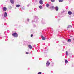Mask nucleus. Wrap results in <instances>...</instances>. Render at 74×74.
Returning <instances> with one entry per match:
<instances>
[{"label":"nucleus","instance_id":"nucleus-13","mask_svg":"<svg viewBox=\"0 0 74 74\" xmlns=\"http://www.w3.org/2000/svg\"><path fill=\"white\" fill-rule=\"evenodd\" d=\"M70 27H72V26L71 25H69L67 28L68 29V28H70Z\"/></svg>","mask_w":74,"mask_h":74},{"label":"nucleus","instance_id":"nucleus-1","mask_svg":"<svg viewBox=\"0 0 74 74\" xmlns=\"http://www.w3.org/2000/svg\"><path fill=\"white\" fill-rule=\"evenodd\" d=\"M12 35L13 36H14V37H18V34H17V33H14Z\"/></svg>","mask_w":74,"mask_h":74},{"label":"nucleus","instance_id":"nucleus-26","mask_svg":"<svg viewBox=\"0 0 74 74\" xmlns=\"http://www.w3.org/2000/svg\"><path fill=\"white\" fill-rule=\"evenodd\" d=\"M27 6H28V5H27Z\"/></svg>","mask_w":74,"mask_h":74},{"label":"nucleus","instance_id":"nucleus-23","mask_svg":"<svg viewBox=\"0 0 74 74\" xmlns=\"http://www.w3.org/2000/svg\"><path fill=\"white\" fill-rule=\"evenodd\" d=\"M31 37H33V35L32 34V35H31Z\"/></svg>","mask_w":74,"mask_h":74},{"label":"nucleus","instance_id":"nucleus-4","mask_svg":"<svg viewBox=\"0 0 74 74\" xmlns=\"http://www.w3.org/2000/svg\"><path fill=\"white\" fill-rule=\"evenodd\" d=\"M41 38H42V40H45V37H44L42 36H41Z\"/></svg>","mask_w":74,"mask_h":74},{"label":"nucleus","instance_id":"nucleus-25","mask_svg":"<svg viewBox=\"0 0 74 74\" xmlns=\"http://www.w3.org/2000/svg\"><path fill=\"white\" fill-rule=\"evenodd\" d=\"M73 40H74V38L73 39Z\"/></svg>","mask_w":74,"mask_h":74},{"label":"nucleus","instance_id":"nucleus-9","mask_svg":"<svg viewBox=\"0 0 74 74\" xmlns=\"http://www.w3.org/2000/svg\"><path fill=\"white\" fill-rule=\"evenodd\" d=\"M58 10H59V8H58V6H56V11H58Z\"/></svg>","mask_w":74,"mask_h":74},{"label":"nucleus","instance_id":"nucleus-12","mask_svg":"<svg viewBox=\"0 0 74 74\" xmlns=\"http://www.w3.org/2000/svg\"><path fill=\"white\" fill-rule=\"evenodd\" d=\"M51 8H52V9H55V7L53 6H51Z\"/></svg>","mask_w":74,"mask_h":74},{"label":"nucleus","instance_id":"nucleus-7","mask_svg":"<svg viewBox=\"0 0 74 74\" xmlns=\"http://www.w3.org/2000/svg\"><path fill=\"white\" fill-rule=\"evenodd\" d=\"M7 16V12H5L4 14V17H6Z\"/></svg>","mask_w":74,"mask_h":74},{"label":"nucleus","instance_id":"nucleus-20","mask_svg":"<svg viewBox=\"0 0 74 74\" xmlns=\"http://www.w3.org/2000/svg\"><path fill=\"white\" fill-rule=\"evenodd\" d=\"M51 1L52 2H54V1H55V0H51Z\"/></svg>","mask_w":74,"mask_h":74},{"label":"nucleus","instance_id":"nucleus-15","mask_svg":"<svg viewBox=\"0 0 74 74\" xmlns=\"http://www.w3.org/2000/svg\"><path fill=\"white\" fill-rule=\"evenodd\" d=\"M65 63H68V61L67 60H66L65 61Z\"/></svg>","mask_w":74,"mask_h":74},{"label":"nucleus","instance_id":"nucleus-3","mask_svg":"<svg viewBox=\"0 0 74 74\" xmlns=\"http://www.w3.org/2000/svg\"><path fill=\"white\" fill-rule=\"evenodd\" d=\"M39 3L40 4H43V1L42 0L40 1Z\"/></svg>","mask_w":74,"mask_h":74},{"label":"nucleus","instance_id":"nucleus-19","mask_svg":"<svg viewBox=\"0 0 74 74\" xmlns=\"http://www.w3.org/2000/svg\"><path fill=\"white\" fill-rule=\"evenodd\" d=\"M66 55H68V53L67 52V51H66Z\"/></svg>","mask_w":74,"mask_h":74},{"label":"nucleus","instance_id":"nucleus-5","mask_svg":"<svg viewBox=\"0 0 74 74\" xmlns=\"http://www.w3.org/2000/svg\"><path fill=\"white\" fill-rule=\"evenodd\" d=\"M50 64V63L49 62H47L46 63V64L47 66H49V64Z\"/></svg>","mask_w":74,"mask_h":74},{"label":"nucleus","instance_id":"nucleus-17","mask_svg":"<svg viewBox=\"0 0 74 74\" xmlns=\"http://www.w3.org/2000/svg\"><path fill=\"white\" fill-rule=\"evenodd\" d=\"M46 7H49V4H46Z\"/></svg>","mask_w":74,"mask_h":74},{"label":"nucleus","instance_id":"nucleus-14","mask_svg":"<svg viewBox=\"0 0 74 74\" xmlns=\"http://www.w3.org/2000/svg\"><path fill=\"white\" fill-rule=\"evenodd\" d=\"M71 39H68L67 41L68 42H71Z\"/></svg>","mask_w":74,"mask_h":74},{"label":"nucleus","instance_id":"nucleus-10","mask_svg":"<svg viewBox=\"0 0 74 74\" xmlns=\"http://www.w3.org/2000/svg\"><path fill=\"white\" fill-rule=\"evenodd\" d=\"M10 2L12 4H14V0H10Z\"/></svg>","mask_w":74,"mask_h":74},{"label":"nucleus","instance_id":"nucleus-24","mask_svg":"<svg viewBox=\"0 0 74 74\" xmlns=\"http://www.w3.org/2000/svg\"><path fill=\"white\" fill-rule=\"evenodd\" d=\"M26 54H28L29 53H28V52H26Z\"/></svg>","mask_w":74,"mask_h":74},{"label":"nucleus","instance_id":"nucleus-22","mask_svg":"<svg viewBox=\"0 0 74 74\" xmlns=\"http://www.w3.org/2000/svg\"><path fill=\"white\" fill-rule=\"evenodd\" d=\"M27 21H28V22H29V19H27Z\"/></svg>","mask_w":74,"mask_h":74},{"label":"nucleus","instance_id":"nucleus-21","mask_svg":"<svg viewBox=\"0 0 74 74\" xmlns=\"http://www.w3.org/2000/svg\"><path fill=\"white\" fill-rule=\"evenodd\" d=\"M38 74H41V72H39L38 73Z\"/></svg>","mask_w":74,"mask_h":74},{"label":"nucleus","instance_id":"nucleus-16","mask_svg":"<svg viewBox=\"0 0 74 74\" xmlns=\"http://www.w3.org/2000/svg\"><path fill=\"white\" fill-rule=\"evenodd\" d=\"M39 8H40V9H42V6L40 5L39 7Z\"/></svg>","mask_w":74,"mask_h":74},{"label":"nucleus","instance_id":"nucleus-8","mask_svg":"<svg viewBox=\"0 0 74 74\" xmlns=\"http://www.w3.org/2000/svg\"><path fill=\"white\" fill-rule=\"evenodd\" d=\"M28 47L30 48V49H32V47L31 45H29Z\"/></svg>","mask_w":74,"mask_h":74},{"label":"nucleus","instance_id":"nucleus-18","mask_svg":"<svg viewBox=\"0 0 74 74\" xmlns=\"http://www.w3.org/2000/svg\"><path fill=\"white\" fill-rule=\"evenodd\" d=\"M63 1V0H59V2H62Z\"/></svg>","mask_w":74,"mask_h":74},{"label":"nucleus","instance_id":"nucleus-2","mask_svg":"<svg viewBox=\"0 0 74 74\" xmlns=\"http://www.w3.org/2000/svg\"><path fill=\"white\" fill-rule=\"evenodd\" d=\"M3 11H7V8L4 7L3 8Z\"/></svg>","mask_w":74,"mask_h":74},{"label":"nucleus","instance_id":"nucleus-11","mask_svg":"<svg viewBox=\"0 0 74 74\" xmlns=\"http://www.w3.org/2000/svg\"><path fill=\"white\" fill-rule=\"evenodd\" d=\"M16 7H20V5H16Z\"/></svg>","mask_w":74,"mask_h":74},{"label":"nucleus","instance_id":"nucleus-6","mask_svg":"<svg viewBox=\"0 0 74 74\" xmlns=\"http://www.w3.org/2000/svg\"><path fill=\"white\" fill-rule=\"evenodd\" d=\"M68 14L69 15H71L72 14V12L71 11H69L68 12Z\"/></svg>","mask_w":74,"mask_h":74}]
</instances>
